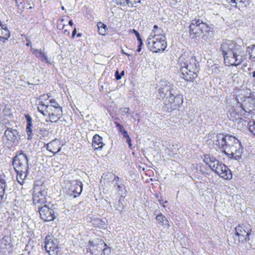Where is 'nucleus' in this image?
Returning <instances> with one entry per match:
<instances>
[{
	"mask_svg": "<svg viewBox=\"0 0 255 255\" xmlns=\"http://www.w3.org/2000/svg\"><path fill=\"white\" fill-rule=\"evenodd\" d=\"M0 248L1 250H3V252H5L4 250H7V249H9L11 247V240L10 238L8 236H5L3 237L0 240Z\"/></svg>",
	"mask_w": 255,
	"mask_h": 255,
	"instance_id": "aec40b11",
	"label": "nucleus"
},
{
	"mask_svg": "<svg viewBox=\"0 0 255 255\" xmlns=\"http://www.w3.org/2000/svg\"><path fill=\"white\" fill-rule=\"evenodd\" d=\"M25 118L27 122L26 130L27 134V138L30 140L32 138V118L30 115H25Z\"/></svg>",
	"mask_w": 255,
	"mask_h": 255,
	"instance_id": "6ab92c4d",
	"label": "nucleus"
},
{
	"mask_svg": "<svg viewBox=\"0 0 255 255\" xmlns=\"http://www.w3.org/2000/svg\"><path fill=\"white\" fill-rule=\"evenodd\" d=\"M97 27L99 29V34L102 35H105L106 32V25L101 22H99L97 23Z\"/></svg>",
	"mask_w": 255,
	"mask_h": 255,
	"instance_id": "473e14b6",
	"label": "nucleus"
},
{
	"mask_svg": "<svg viewBox=\"0 0 255 255\" xmlns=\"http://www.w3.org/2000/svg\"><path fill=\"white\" fill-rule=\"evenodd\" d=\"M127 5L129 7H130L131 5V1L132 0H127Z\"/></svg>",
	"mask_w": 255,
	"mask_h": 255,
	"instance_id": "09e8293b",
	"label": "nucleus"
},
{
	"mask_svg": "<svg viewBox=\"0 0 255 255\" xmlns=\"http://www.w3.org/2000/svg\"><path fill=\"white\" fill-rule=\"evenodd\" d=\"M122 52L123 54H125V55H126L127 56H129L130 55V54L126 53V51H124V50H123V49L122 50Z\"/></svg>",
	"mask_w": 255,
	"mask_h": 255,
	"instance_id": "5fc2aeb1",
	"label": "nucleus"
},
{
	"mask_svg": "<svg viewBox=\"0 0 255 255\" xmlns=\"http://www.w3.org/2000/svg\"><path fill=\"white\" fill-rule=\"evenodd\" d=\"M161 32H162L161 29L160 28V29H158L157 31L156 30V33H155L156 34H158L159 35H162L161 33Z\"/></svg>",
	"mask_w": 255,
	"mask_h": 255,
	"instance_id": "3c124183",
	"label": "nucleus"
},
{
	"mask_svg": "<svg viewBox=\"0 0 255 255\" xmlns=\"http://www.w3.org/2000/svg\"><path fill=\"white\" fill-rule=\"evenodd\" d=\"M122 133L124 138H126L127 139L128 137H129V136L128 133V132L126 130L125 131H124L123 132H122Z\"/></svg>",
	"mask_w": 255,
	"mask_h": 255,
	"instance_id": "c03bdc74",
	"label": "nucleus"
},
{
	"mask_svg": "<svg viewBox=\"0 0 255 255\" xmlns=\"http://www.w3.org/2000/svg\"><path fill=\"white\" fill-rule=\"evenodd\" d=\"M48 115L50 122L56 123L60 119L62 115V108H58V109H50Z\"/></svg>",
	"mask_w": 255,
	"mask_h": 255,
	"instance_id": "4468645a",
	"label": "nucleus"
},
{
	"mask_svg": "<svg viewBox=\"0 0 255 255\" xmlns=\"http://www.w3.org/2000/svg\"><path fill=\"white\" fill-rule=\"evenodd\" d=\"M221 68L219 64H213L209 67L208 72L209 74H218L221 72Z\"/></svg>",
	"mask_w": 255,
	"mask_h": 255,
	"instance_id": "cd10ccee",
	"label": "nucleus"
},
{
	"mask_svg": "<svg viewBox=\"0 0 255 255\" xmlns=\"http://www.w3.org/2000/svg\"><path fill=\"white\" fill-rule=\"evenodd\" d=\"M249 130L255 135V122H253V124H250L249 128Z\"/></svg>",
	"mask_w": 255,
	"mask_h": 255,
	"instance_id": "4c0bfd02",
	"label": "nucleus"
},
{
	"mask_svg": "<svg viewBox=\"0 0 255 255\" xmlns=\"http://www.w3.org/2000/svg\"><path fill=\"white\" fill-rule=\"evenodd\" d=\"M224 59L225 63L237 66L243 62L247 56L241 46L236 42L226 40L223 41L219 48Z\"/></svg>",
	"mask_w": 255,
	"mask_h": 255,
	"instance_id": "f257e3e1",
	"label": "nucleus"
},
{
	"mask_svg": "<svg viewBox=\"0 0 255 255\" xmlns=\"http://www.w3.org/2000/svg\"><path fill=\"white\" fill-rule=\"evenodd\" d=\"M200 22L202 23V20L199 17H195L192 20L189 25V33L191 35H193V37L199 36L202 33L200 28Z\"/></svg>",
	"mask_w": 255,
	"mask_h": 255,
	"instance_id": "9b49d317",
	"label": "nucleus"
},
{
	"mask_svg": "<svg viewBox=\"0 0 255 255\" xmlns=\"http://www.w3.org/2000/svg\"><path fill=\"white\" fill-rule=\"evenodd\" d=\"M48 105H46L44 102L41 101L39 102V105L37 107V110L44 116H46L47 115V113L48 114L49 111L48 110Z\"/></svg>",
	"mask_w": 255,
	"mask_h": 255,
	"instance_id": "393cba45",
	"label": "nucleus"
},
{
	"mask_svg": "<svg viewBox=\"0 0 255 255\" xmlns=\"http://www.w3.org/2000/svg\"><path fill=\"white\" fill-rule=\"evenodd\" d=\"M121 111L122 113L124 114H128L129 113V109L128 108H124L121 109Z\"/></svg>",
	"mask_w": 255,
	"mask_h": 255,
	"instance_id": "a19ab883",
	"label": "nucleus"
},
{
	"mask_svg": "<svg viewBox=\"0 0 255 255\" xmlns=\"http://www.w3.org/2000/svg\"><path fill=\"white\" fill-rule=\"evenodd\" d=\"M252 230L249 225H239L235 228V235L232 236L234 243L238 245L240 242H247L250 240L249 236Z\"/></svg>",
	"mask_w": 255,
	"mask_h": 255,
	"instance_id": "423d86ee",
	"label": "nucleus"
},
{
	"mask_svg": "<svg viewBox=\"0 0 255 255\" xmlns=\"http://www.w3.org/2000/svg\"><path fill=\"white\" fill-rule=\"evenodd\" d=\"M115 77L117 80L121 79L122 76L119 74L118 70H117L115 72Z\"/></svg>",
	"mask_w": 255,
	"mask_h": 255,
	"instance_id": "79ce46f5",
	"label": "nucleus"
},
{
	"mask_svg": "<svg viewBox=\"0 0 255 255\" xmlns=\"http://www.w3.org/2000/svg\"><path fill=\"white\" fill-rule=\"evenodd\" d=\"M46 149L53 153V155H54L56 153L60 151L61 147L59 146L58 141L54 140L46 144Z\"/></svg>",
	"mask_w": 255,
	"mask_h": 255,
	"instance_id": "dca6fc26",
	"label": "nucleus"
},
{
	"mask_svg": "<svg viewBox=\"0 0 255 255\" xmlns=\"http://www.w3.org/2000/svg\"><path fill=\"white\" fill-rule=\"evenodd\" d=\"M106 250H107V249H105L104 250V252H105Z\"/></svg>",
	"mask_w": 255,
	"mask_h": 255,
	"instance_id": "338daca9",
	"label": "nucleus"
},
{
	"mask_svg": "<svg viewBox=\"0 0 255 255\" xmlns=\"http://www.w3.org/2000/svg\"><path fill=\"white\" fill-rule=\"evenodd\" d=\"M50 202L38 207L40 218L44 221H50L53 220L55 216L52 209L50 207Z\"/></svg>",
	"mask_w": 255,
	"mask_h": 255,
	"instance_id": "1a4fd4ad",
	"label": "nucleus"
},
{
	"mask_svg": "<svg viewBox=\"0 0 255 255\" xmlns=\"http://www.w3.org/2000/svg\"><path fill=\"white\" fill-rule=\"evenodd\" d=\"M248 49L251 58L255 61V44L252 48L249 47Z\"/></svg>",
	"mask_w": 255,
	"mask_h": 255,
	"instance_id": "f704fd0d",
	"label": "nucleus"
},
{
	"mask_svg": "<svg viewBox=\"0 0 255 255\" xmlns=\"http://www.w3.org/2000/svg\"><path fill=\"white\" fill-rule=\"evenodd\" d=\"M115 179H116L118 180V179H119V178L118 177H116L115 178Z\"/></svg>",
	"mask_w": 255,
	"mask_h": 255,
	"instance_id": "69168bd1",
	"label": "nucleus"
},
{
	"mask_svg": "<svg viewBox=\"0 0 255 255\" xmlns=\"http://www.w3.org/2000/svg\"><path fill=\"white\" fill-rule=\"evenodd\" d=\"M200 30H201L202 33H204V32L208 31L209 29L208 25L206 23L203 22L202 20V23H200Z\"/></svg>",
	"mask_w": 255,
	"mask_h": 255,
	"instance_id": "c9c22d12",
	"label": "nucleus"
},
{
	"mask_svg": "<svg viewBox=\"0 0 255 255\" xmlns=\"http://www.w3.org/2000/svg\"><path fill=\"white\" fill-rule=\"evenodd\" d=\"M33 194V202L38 207L48 203L47 199V191L45 186L43 185H34Z\"/></svg>",
	"mask_w": 255,
	"mask_h": 255,
	"instance_id": "0eeeda50",
	"label": "nucleus"
},
{
	"mask_svg": "<svg viewBox=\"0 0 255 255\" xmlns=\"http://www.w3.org/2000/svg\"><path fill=\"white\" fill-rule=\"evenodd\" d=\"M119 130L120 132H121V133L123 132L125 130V129L124 128V127L123 126H121L120 127H119Z\"/></svg>",
	"mask_w": 255,
	"mask_h": 255,
	"instance_id": "8fccbe9b",
	"label": "nucleus"
},
{
	"mask_svg": "<svg viewBox=\"0 0 255 255\" xmlns=\"http://www.w3.org/2000/svg\"><path fill=\"white\" fill-rule=\"evenodd\" d=\"M159 29V28H158V26H157L156 25H154V26H153V29L152 30V31H154V30H155V31H156H156H157V30H158V29Z\"/></svg>",
	"mask_w": 255,
	"mask_h": 255,
	"instance_id": "603ef678",
	"label": "nucleus"
},
{
	"mask_svg": "<svg viewBox=\"0 0 255 255\" xmlns=\"http://www.w3.org/2000/svg\"><path fill=\"white\" fill-rule=\"evenodd\" d=\"M204 162L210 167L212 169L216 164L219 163V161L217 160L213 156L210 155H206L203 159Z\"/></svg>",
	"mask_w": 255,
	"mask_h": 255,
	"instance_id": "a211bd4d",
	"label": "nucleus"
},
{
	"mask_svg": "<svg viewBox=\"0 0 255 255\" xmlns=\"http://www.w3.org/2000/svg\"><path fill=\"white\" fill-rule=\"evenodd\" d=\"M242 150L243 148L240 143V147L236 148L235 150H231L229 152L231 153H229V155H232V157H234L236 160H239L242 158Z\"/></svg>",
	"mask_w": 255,
	"mask_h": 255,
	"instance_id": "4be33fe9",
	"label": "nucleus"
},
{
	"mask_svg": "<svg viewBox=\"0 0 255 255\" xmlns=\"http://www.w3.org/2000/svg\"><path fill=\"white\" fill-rule=\"evenodd\" d=\"M224 168L226 169V165L219 161V163L216 164L214 167L212 169V170L215 171V172L218 175H219L220 173H221V170H223V168Z\"/></svg>",
	"mask_w": 255,
	"mask_h": 255,
	"instance_id": "2f4dec72",
	"label": "nucleus"
},
{
	"mask_svg": "<svg viewBox=\"0 0 255 255\" xmlns=\"http://www.w3.org/2000/svg\"><path fill=\"white\" fill-rule=\"evenodd\" d=\"M2 193L0 194V195H1ZM4 198V195H3V197L2 198L1 196H0V201H1Z\"/></svg>",
	"mask_w": 255,
	"mask_h": 255,
	"instance_id": "bf43d9fd",
	"label": "nucleus"
},
{
	"mask_svg": "<svg viewBox=\"0 0 255 255\" xmlns=\"http://www.w3.org/2000/svg\"><path fill=\"white\" fill-rule=\"evenodd\" d=\"M91 223L94 227L100 229L104 228L105 226V222L98 218H94L92 220Z\"/></svg>",
	"mask_w": 255,
	"mask_h": 255,
	"instance_id": "c85d7f7f",
	"label": "nucleus"
},
{
	"mask_svg": "<svg viewBox=\"0 0 255 255\" xmlns=\"http://www.w3.org/2000/svg\"><path fill=\"white\" fill-rule=\"evenodd\" d=\"M77 36H78V37H80L81 36V34L80 33H78Z\"/></svg>",
	"mask_w": 255,
	"mask_h": 255,
	"instance_id": "0e129e2a",
	"label": "nucleus"
},
{
	"mask_svg": "<svg viewBox=\"0 0 255 255\" xmlns=\"http://www.w3.org/2000/svg\"><path fill=\"white\" fill-rule=\"evenodd\" d=\"M127 142L128 143V146L130 148L132 149V144H131V139L129 137H128V138H127Z\"/></svg>",
	"mask_w": 255,
	"mask_h": 255,
	"instance_id": "37998d69",
	"label": "nucleus"
},
{
	"mask_svg": "<svg viewBox=\"0 0 255 255\" xmlns=\"http://www.w3.org/2000/svg\"><path fill=\"white\" fill-rule=\"evenodd\" d=\"M27 84H28V85L31 84L29 82H27Z\"/></svg>",
	"mask_w": 255,
	"mask_h": 255,
	"instance_id": "774afa93",
	"label": "nucleus"
},
{
	"mask_svg": "<svg viewBox=\"0 0 255 255\" xmlns=\"http://www.w3.org/2000/svg\"><path fill=\"white\" fill-rule=\"evenodd\" d=\"M226 1L230 3L232 6L237 7V4H239V6L244 5L245 6H247L249 4V0H226Z\"/></svg>",
	"mask_w": 255,
	"mask_h": 255,
	"instance_id": "b1692460",
	"label": "nucleus"
},
{
	"mask_svg": "<svg viewBox=\"0 0 255 255\" xmlns=\"http://www.w3.org/2000/svg\"><path fill=\"white\" fill-rule=\"evenodd\" d=\"M6 188V180L1 176L0 178V189H1V191H0V194L2 193L0 195L2 196V198L3 197V195L4 194Z\"/></svg>",
	"mask_w": 255,
	"mask_h": 255,
	"instance_id": "72a5a7b5",
	"label": "nucleus"
},
{
	"mask_svg": "<svg viewBox=\"0 0 255 255\" xmlns=\"http://www.w3.org/2000/svg\"><path fill=\"white\" fill-rule=\"evenodd\" d=\"M10 36V33L6 28H0V39L4 40L7 39Z\"/></svg>",
	"mask_w": 255,
	"mask_h": 255,
	"instance_id": "7c9ffc66",
	"label": "nucleus"
},
{
	"mask_svg": "<svg viewBox=\"0 0 255 255\" xmlns=\"http://www.w3.org/2000/svg\"><path fill=\"white\" fill-rule=\"evenodd\" d=\"M82 184L80 181L73 180L70 181L68 193L70 196L76 198L79 196L82 191Z\"/></svg>",
	"mask_w": 255,
	"mask_h": 255,
	"instance_id": "9d476101",
	"label": "nucleus"
},
{
	"mask_svg": "<svg viewBox=\"0 0 255 255\" xmlns=\"http://www.w3.org/2000/svg\"><path fill=\"white\" fill-rule=\"evenodd\" d=\"M131 31L134 34H135V37H137V39L138 41V42L142 41L140 36L139 33L137 32V31H136L134 29H133L131 30Z\"/></svg>",
	"mask_w": 255,
	"mask_h": 255,
	"instance_id": "ea45409f",
	"label": "nucleus"
},
{
	"mask_svg": "<svg viewBox=\"0 0 255 255\" xmlns=\"http://www.w3.org/2000/svg\"><path fill=\"white\" fill-rule=\"evenodd\" d=\"M49 102L51 104V106L53 107L52 109H58V108H61L55 99H51L49 101Z\"/></svg>",
	"mask_w": 255,
	"mask_h": 255,
	"instance_id": "e433bc0d",
	"label": "nucleus"
},
{
	"mask_svg": "<svg viewBox=\"0 0 255 255\" xmlns=\"http://www.w3.org/2000/svg\"><path fill=\"white\" fill-rule=\"evenodd\" d=\"M214 141L220 148L224 149V151L227 154L231 150H235L236 148L240 147V141L232 135L217 134Z\"/></svg>",
	"mask_w": 255,
	"mask_h": 255,
	"instance_id": "20e7f679",
	"label": "nucleus"
},
{
	"mask_svg": "<svg viewBox=\"0 0 255 255\" xmlns=\"http://www.w3.org/2000/svg\"><path fill=\"white\" fill-rule=\"evenodd\" d=\"M12 165L17 173L16 180L22 185L29 173L28 160L26 154L20 153L15 155L13 159Z\"/></svg>",
	"mask_w": 255,
	"mask_h": 255,
	"instance_id": "7ed1b4c3",
	"label": "nucleus"
},
{
	"mask_svg": "<svg viewBox=\"0 0 255 255\" xmlns=\"http://www.w3.org/2000/svg\"><path fill=\"white\" fill-rule=\"evenodd\" d=\"M69 24L70 25H71V26H72V25H73V21H72V20H70L69 21Z\"/></svg>",
	"mask_w": 255,
	"mask_h": 255,
	"instance_id": "13d9d810",
	"label": "nucleus"
},
{
	"mask_svg": "<svg viewBox=\"0 0 255 255\" xmlns=\"http://www.w3.org/2000/svg\"><path fill=\"white\" fill-rule=\"evenodd\" d=\"M226 168H223L219 175L225 179H231L232 178V174L229 168L226 166Z\"/></svg>",
	"mask_w": 255,
	"mask_h": 255,
	"instance_id": "a878e982",
	"label": "nucleus"
},
{
	"mask_svg": "<svg viewBox=\"0 0 255 255\" xmlns=\"http://www.w3.org/2000/svg\"><path fill=\"white\" fill-rule=\"evenodd\" d=\"M165 98L168 99V102L171 104V110L170 111L176 109V107L182 103V99L180 95L175 96L172 93L171 95L166 97Z\"/></svg>",
	"mask_w": 255,
	"mask_h": 255,
	"instance_id": "ddd939ff",
	"label": "nucleus"
},
{
	"mask_svg": "<svg viewBox=\"0 0 255 255\" xmlns=\"http://www.w3.org/2000/svg\"><path fill=\"white\" fill-rule=\"evenodd\" d=\"M143 45V42L142 41H140V42H139V45H138V48L137 49V51L139 52L141 50V46L142 45Z\"/></svg>",
	"mask_w": 255,
	"mask_h": 255,
	"instance_id": "49530a36",
	"label": "nucleus"
},
{
	"mask_svg": "<svg viewBox=\"0 0 255 255\" xmlns=\"http://www.w3.org/2000/svg\"><path fill=\"white\" fill-rule=\"evenodd\" d=\"M158 200L160 204H162L163 203H164L163 200L162 199H158Z\"/></svg>",
	"mask_w": 255,
	"mask_h": 255,
	"instance_id": "4d7b16f0",
	"label": "nucleus"
},
{
	"mask_svg": "<svg viewBox=\"0 0 255 255\" xmlns=\"http://www.w3.org/2000/svg\"><path fill=\"white\" fill-rule=\"evenodd\" d=\"M124 71H122V72H121V76H122V75H124Z\"/></svg>",
	"mask_w": 255,
	"mask_h": 255,
	"instance_id": "e2e57ef3",
	"label": "nucleus"
},
{
	"mask_svg": "<svg viewBox=\"0 0 255 255\" xmlns=\"http://www.w3.org/2000/svg\"><path fill=\"white\" fill-rule=\"evenodd\" d=\"M253 77L254 78H255V71H254V72H253Z\"/></svg>",
	"mask_w": 255,
	"mask_h": 255,
	"instance_id": "052dcab7",
	"label": "nucleus"
},
{
	"mask_svg": "<svg viewBox=\"0 0 255 255\" xmlns=\"http://www.w3.org/2000/svg\"><path fill=\"white\" fill-rule=\"evenodd\" d=\"M115 2L117 4H120L122 6H125L127 5V0H114Z\"/></svg>",
	"mask_w": 255,
	"mask_h": 255,
	"instance_id": "58836bf2",
	"label": "nucleus"
},
{
	"mask_svg": "<svg viewBox=\"0 0 255 255\" xmlns=\"http://www.w3.org/2000/svg\"><path fill=\"white\" fill-rule=\"evenodd\" d=\"M45 249L50 255H57L58 252L59 242L54 237L48 235L45 239Z\"/></svg>",
	"mask_w": 255,
	"mask_h": 255,
	"instance_id": "6e6552de",
	"label": "nucleus"
},
{
	"mask_svg": "<svg viewBox=\"0 0 255 255\" xmlns=\"http://www.w3.org/2000/svg\"><path fill=\"white\" fill-rule=\"evenodd\" d=\"M156 31H152L147 39V44L150 50L154 52L163 51L167 46L164 35L156 34Z\"/></svg>",
	"mask_w": 255,
	"mask_h": 255,
	"instance_id": "39448f33",
	"label": "nucleus"
},
{
	"mask_svg": "<svg viewBox=\"0 0 255 255\" xmlns=\"http://www.w3.org/2000/svg\"><path fill=\"white\" fill-rule=\"evenodd\" d=\"M242 107L243 110H244L245 112H250V111H251V109H248V110L249 111H248L247 110V109H246V107L243 105H242Z\"/></svg>",
	"mask_w": 255,
	"mask_h": 255,
	"instance_id": "de8ad7c7",
	"label": "nucleus"
},
{
	"mask_svg": "<svg viewBox=\"0 0 255 255\" xmlns=\"http://www.w3.org/2000/svg\"><path fill=\"white\" fill-rule=\"evenodd\" d=\"M158 94L160 95V98L162 99L171 95V92L170 86L166 85L164 87H160L158 90Z\"/></svg>",
	"mask_w": 255,
	"mask_h": 255,
	"instance_id": "412c9836",
	"label": "nucleus"
},
{
	"mask_svg": "<svg viewBox=\"0 0 255 255\" xmlns=\"http://www.w3.org/2000/svg\"><path fill=\"white\" fill-rule=\"evenodd\" d=\"M4 135L10 142L15 143L20 138L19 132L15 129L7 128L5 130Z\"/></svg>",
	"mask_w": 255,
	"mask_h": 255,
	"instance_id": "f8f14e48",
	"label": "nucleus"
},
{
	"mask_svg": "<svg viewBox=\"0 0 255 255\" xmlns=\"http://www.w3.org/2000/svg\"><path fill=\"white\" fill-rule=\"evenodd\" d=\"M105 144L103 142V138L98 134L93 137L92 146L95 149H101Z\"/></svg>",
	"mask_w": 255,
	"mask_h": 255,
	"instance_id": "f3484780",
	"label": "nucleus"
},
{
	"mask_svg": "<svg viewBox=\"0 0 255 255\" xmlns=\"http://www.w3.org/2000/svg\"><path fill=\"white\" fill-rule=\"evenodd\" d=\"M76 28H75L73 30V32H72V37H74L75 36V35L76 34Z\"/></svg>",
	"mask_w": 255,
	"mask_h": 255,
	"instance_id": "864d4df0",
	"label": "nucleus"
},
{
	"mask_svg": "<svg viewBox=\"0 0 255 255\" xmlns=\"http://www.w3.org/2000/svg\"><path fill=\"white\" fill-rule=\"evenodd\" d=\"M156 219L157 221V224L160 226H165L168 228L170 226L167 218L162 214H160L156 216Z\"/></svg>",
	"mask_w": 255,
	"mask_h": 255,
	"instance_id": "5701e85b",
	"label": "nucleus"
},
{
	"mask_svg": "<svg viewBox=\"0 0 255 255\" xmlns=\"http://www.w3.org/2000/svg\"><path fill=\"white\" fill-rule=\"evenodd\" d=\"M40 131L42 132V131H46V130H45V129H40Z\"/></svg>",
	"mask_w": 255,
	"mask_h": 255,
	"instance_id": "680f3d73",
	"label": "nucleus"
},
{
	"mask_svg": "<svg viewBox=\"0 0 255 255\" xmlns=\"http://www.w3.org/2000/svg\"><path fill=\"white\" fill-rule=\"evenodd\" d=\"M140 0H132L131 1V5L130 7H133L134 6L135 4L139 3L140 2Z\"/></svg>",
	"mask_w": 255,
	"mask_h": 255,
	"instance_id": "a18cd8bd",
	"label": "nucleus"
},
{
	"mask_svg": "<svg viewBox=\"0 0 255 255\" xmlns=\"http://www.w3.org/2000/svg\"><path fill=\"white\" fill-rule=\"evenodd\" d=\"M116 127L118 128H119V127H120L121 126H122L119 123H116Z\"/></svg>",
	"mask_w": 255,
	"mask_h": 255,
	"instance_id": "6e6d98bb",
	"label": "nucleus"
},
{
	"mask_svg": "<svg viewBox=\"0 0 255 255\" xmlns=\"http://www.w3.org/2000/svg\"><path fill=\"white\" fill-rule=\"evenodd\" d=\"M238 109L232 107L229 110V114L230 116V119L233 121H235L239 118V116L242 115L241 113H239L238 111Z\"/></svg>",
	"mask_w": 255,
	"mask_h": 255,
	"instance_id": "bb28decb",
	"label": "nucleus"
},
{
	"mask_svg": "<svg viewBox=\"0 0 255 255\" xmlns=\"http://www.w3.org/2000/svg\"><path fill=\"white\" fill-rule=\"evenodd\" d=\"M180 66L179 74L181 77L186 81H193L198 74V63L195 57L192 55H182L178 59Z\"/></svg>",
	"mask_w": 255,
	"mask_h": 255,
	"instance_id": "f03ea898",
	"label": "nucleus"
},
{
	"mask_svg": "<svg viewBox=\"0 0 255 255\" xmlns=\"http://www.w3.org/2000/svg\"><path fill=\"white\" fill-rule=\"evenodd\" d=\"M31 51L32 53L35 55L36 57L39 58L41 61H45L46 63L48 64H52L51 61L48 59L46 54L44 52L43 50L32 49Z\"/></svg>",
	"mask_w": 255,
	"mask_h": 255,
	"instance_id": "2eb2a0df",
	"label": "nucleus"
},
{
	"mask_svg": "<svg viewBox=\"0 0 255 255\" xmlns=\"http://www.w3.org/2000/svg\"><path fill=\"white\" fill-rule=\"evenodd\" d=\"M17 78V74L15 71H11L6 76L5 79L7 83H13Z\"/></svg>",
	"mask_w": 255,
	"mask_h": 255,
	"instance_id": "c756f323",
	"label": "nucleus"
}]
</instances>
